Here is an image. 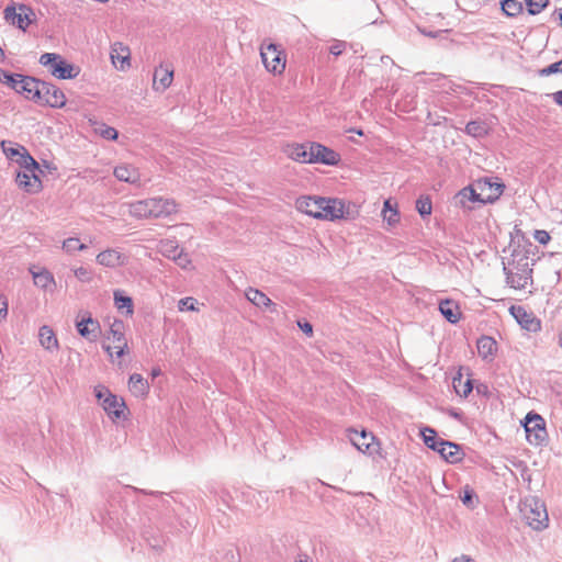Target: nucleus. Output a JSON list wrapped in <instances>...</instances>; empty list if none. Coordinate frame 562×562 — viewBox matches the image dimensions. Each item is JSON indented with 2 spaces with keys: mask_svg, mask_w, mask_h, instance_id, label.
<instances>
[{
  "mask_svg": "<svg viewBox=\"0 0 562 562\" xmlns=\"http://www.w3.org/2000/svg\"><path fill=\"white\" fill-rule=\"evenodd\" d=\"M520 513L533 530H543L548 527V512L541 499L535 496L526 497L520 505Z\"/></svg>",
  "mask_w": 562,
  "mask_h": 562,
  "instance_id": "nucleus-1",
  "label": "nucleus"
},
{
  "mask_svg": "<svg viewBox=\"0 0 562 562\" xmlns=\"http://www.w3.org/2000/svg\"><path fill=\"white\" fill-rule=\"evenodd\" d=\"M3 19L7 23L25 32L35 22L36 14L30 5L11 1L4 8Z\"/></svg>",
  "mask_w": 562,
  "mask_h": 562,
  "instance_id": "nucleus-2",
  "label": "nucleus"
},
{
  "mask_svg": "<svg viewBox=\"0 0 562 562\" xmlns=\"http://www.w3.org/2000/svg\"><path fill=\"white\" fill-rule=\"evenodd\" d=\"M40 64L47 67L50 75L57 79H74L79 75L78 67L55 53H44L40 57Z\"/></svg>",
  "mask_w": 562,
  "mask_h": 562,
  "instance_id": "nucleus-3",
  "label": "nucleus"
},
{
  "mask_svg": "<svg viewBox=\"0 0 562 562\" xmlns=\"http://www.w3.org/2000/svg\"><path fill=\"white\" fill-rule=\"evenodd\" d=\"M527 441L532 446H542L548 439L546 422L539 414L529 412L521 423Z\"/></svg>",
  "mask_w": 562,
  "mask_h": 562,
  "instance_id": "nucleus-4",
  "label": "nucleus"
},
{
  "mask_svg": "<svg viewBox=\"0 0 562 562\" xmlns=\"http://www.w3.org/2000/svg\"><path fill=\"white\" fill-rule=\"evenodd\" d=\"M94 395L110 418L120 419L124 415V401L111 393L108 387L103 385L95 386Z\"/></svg>",
  "mask_w": 562,
  "mask_h": 562,
  "instance_id": "nucleus-5",
  "label": "nucleus"
},
{
  "mask_svg": "<svg viewBox=\"0 0 562 562\" xmlns=\"http://www.w3.org/2000/svg\"><path fill=\"white\" fill-rule=\"evenodd\" d=\"M260 56L266 69L273 75H281L285 69V57L276 44L262 45Z\"/></svg>",
  "mask_w": 562,
  "mask_h": 562,
  "instance_id": "nucleus-6",
  "label": "nucleus"
},
{
  "mask_svg": "<svg viewBox=\"0 0 562 562\" xmlns=\"http://www.w3.org/2000/svg\"><path fill=\"white\" fill-rule=\"evenodd\" d=\"M319 214L317 218L335 221L346 217V203L340 199H330L319 196Z\"/></svg>",
  "mask_w": 562,
  "mask_h": 562,
  "instance_id": "nucleus-7",
  "label": "nucleus"
},
{
  "mask_svg": "<svg viewBox=\"0 0 562 562\" xmlns=\"http://www.w3.org/2000/svg\"><path fill=\"white\" fill-rule=\"evenodd\" d=\"M38 102L50 108L61 109L66 104V97L58 87L42 80L41 100Z\"/></svg>",
  "mask_w": 562,
  "mask_h": 562,
  "instance_id": "nucleus-8",
  "label": "nucleus"
},
{
  "mask_svg": "<svg viewBox=\"0 0 562 562\" xmlns=\"http://www.w3.org/2000/svg\"><path fill=\"white\" fill-rule=\"evenodd\" d=\"M509 313L521 326V328L531 333H537L541 329L540 319L536 317V315L532 312L527 311L524 306L512 305L509 307Z\"/></svg>",
  "mask_w": 562,
  "mask_h": 562,
  "instance_id": "nucleus-9",
  "label": "nucleus"
},
{
  "mask_svg": "<svg viewBox=\"0 0 562 562\" xmlns=\"http://www.w3.org/2000/svg\"><path fill=\"white\" fill-rule=\"evenodd\" d=\"M310 157L311 164L322 162L328 166H335L340 160L338 153L318 143H310Z\"/></svg>",
  "mask_w": 562,
  "mask_h": 562,
  "instance_id": "nucleus-10",
  "label": "nucleus"
},
{
  "mask_svg": "<svg viewBox=\"0 0 562 562\" xmlns=\"http://www.w3.org/2000/svg\"><path fill=\"white\" fill-rule=\"evenodd\" d=\"M41 85L42 80L21 75L18 80V90L15 91L24 93L27 99L37 102L41 100Z\"/></svg>",
  "mask_w": 562,
  "mask_h": 562,
  "instance_id": "nucleus-11",
  "label": "nucleus"
},
{
  "mask_svg": "<svg viewBox=\"0 0 562 562\" xmlns=\"http://www.w3.org/2000/svg\"><path fill=\"white\" fill-rule=\"evenodd\" d=\"M110 335L108 339H112L113 348L116 350L115 356L121 358L125 355L127 349V342L124 337V323L120 319H115L110 326Z\"/></svg>",
  "mask_w": 562,
  "mask_h": 562,
  "instance_id": "nucleus-12",
  "label": "nucleus"
},
{
  "mask_svg": "<svg viewBox=\"0 0 562 562\" xmlns=\"http://www.w3.org/2000/svg\"><path fill=\"white\" fill-rule=\"evenodd\" d=\"M153 217H165L177 212L178 205L172 199L151 198L149 199Z\"/></svg>",
  "mask_w": 562,
  "mask_h": 562,
  "instance_id": "nucleus-13",
  "label": "nucleus"
},
{
  "mask_svg": "<svg viewBox=\"0 0 562 562\" xmlns=\"http://www.w3.org/2000/svg\"><path fill=\"white\" fill-rule=\"evenodd\" d=\"M352 445L360 451L373 454L376 451L378 443L375 442V438L371 432H367L362 430L358 432L353 431V436L350 437Z\"/></svg>",
  "mask_w": 562,
  "mask_h": 562,
  "instance_id": "nucleus-14",
  "label": "nucleus"
},
{
  "mask_svg": "<svg viewBox=\"0 0 562 562\" xmlns=\"http://www.w3.org/2000/svg\"><path fill=\"white\" fill-rule=\"evenodd\" d=\"M76 328L80 336L89 340H95L100 331V324L97 319L92 318L90 313H87V316L76 322Z\"/></svg>",
  "mask_w": 562,
  "mask_h": 562,
  "instance_id": "nucleus-15",
  "label": "nucleus"
},
{
  "mask_svg": "<svg viewBox=\"0 0 562 562\" xmlns=\"http://www.w3.org/2000/svg\"><path fill=\"white\" fill-rule=\"evenodd\" d=\"M456 204L471 210L472 206L469 203L479 202L481 204H486L483 195L481 193H477L476 190L469 186L463 188L458 192V194L454 196Z\"/></svg>",
  "mask_w": 562,
  "mask_h": 562,
  "instance_id": "nucleus-16",
  "label": "nucleus"
},
{
  "mask_svg": "<svg viewBox=\"0 0 562 562\" xmlns=\"http://www.w3.org/2000/svg\"><path fill=\"white\" fill-rule=\"evenodd\" d=\"M15 181L18 186L27 193H36L42 188V182L34 173L30 176L27 171H19Z\"/></svg>",
  "mask_w": 562,
  "mask_h": 562,
  "instance_id": "nucleus-17",
  "label": "nucleus"
},
{
  "mask_svg": "<svg viewBox=\"0 0 562 562\" xmlns=\"http://www.w3.org/2000/svg\"><path fill=\"white\" fill-rule=\"evenodd\" d=\"M115 178L131 184H138L140 182V173L137 168L132 165H120L113 171Z\"/></svg>",
  "mask_w": 562,
  "mask_h": 562,
  "instance_id": "nucleus-18",
  "label": "nucleus"
},
{
  "mask_svg": "<svg viewBox=\"0 0 562 562\" xmlns=\"http://www.w3.org/2000/svg\"><path fill=\"white\" fill-rule=\"evenodd\" d=\"M477 187L482 192L488 190L490 193L484 195L485 203L495 202L503 193L505 186L499 182H492L490 179L480 180Z\"/></svg>",
  "mask_w": 562,
  "mask_h": 562,
  "instance_id": "nucleus-19",
  "label": "nucleus"
},
{
  "mask_svg": "<svg viewBox=\"0 0 562 562\" xmlns=\"http://www.w3.org/2000/svg\"><path fill=\"white\" fill-rule=\"evenodd\" d=\"M295 204H296V209L300 212L305 213L315 218L318 217L319 207H321L319 196L318 198L301 196L296 200Z\"/></svg>",
  "mask_w": 562,
  "mask_h": 562,
  "instance_id": "nucleus-20",
  "label": "nucleus"
},
{
  "mask_svg": "<svg viewBox=\"0 0 562 562\" xmlns=\"http://www.w3.org/2000/svg\"><path fill=\"white\" fill-rule=\"evenodd\" d=\"M439 311L441 315L451 324L458 323L461 317L460 307L453 300H441L439 303Z\"/></svg>",
  "mask_w": 562,
  "mask_h": 562,
  "instance_id": "nucleus-21",
  "label": "nucleus"
},
{
  "mask_svg": "<svg viewBox=\"0 0 562 562\" xmlns=\"http://www.w3.org/2000/svg\"><path fill=\"white\" fill-rule=\"evenodd\" d=\"M285 154L295 161L311 164L310 143L288 145Z\"/></svg>",
  "mask_w": 562,
  "mask_h": 562,
  "instance_id": "nucleus-22",
  "label": "nucleus"
},
{
  "mask_svg": "<svg viewBox=\"0 0 562 562\" xmlns=\"http://www.w3.org/2000/svg\"><path fill=\"white\" fill-rule=\"evenodd\" d=\"M513 266V271L516 273L525 274L531 279L532 269L530 268L529 257L521 251L515 250L513 252V261L508 263Z\"/></svg>",
  "mask_w": 562,
  "mask_h": 562,
  "instance_id": "nucleus-23",
  "label": "nucleus"
},
{
  "mask_svg": "<svg viewBox=\"0 0 562 562\" xmlns=\"http://www.w3.org/2000/svg\"><path fill=\"white\" fill-rule=\"evenodd\" d=\"M479 356L484 360H492L497 351L496 340L490 336H482L477 342Z\"/></svg>",
  "mask_w": 562,
  "mask_h": 562,
  "instance_id": "nucleus-24",
  "label": "nucleus"
},
{
  "mask_svg": "<svg viewBox=\"0 0 562 562\" xmlns=\"http://www.w3.org/2000/svg\"><path fill=\"white\" fill-rule=\"evenodd\" d=\"M440 446H443L441 450H439V454L448 462L450 463H457L462 460L463 452L459 445L447 441L439 443Z\"/></svg>",
  "mask_w": 562,
  "mask_h": 562,
  "instance_id": "nucleus-25",
  "label": "nucleus"
},
{
  "mask_svg": "<svg viewBox=\"0 0 562 562\" xmlns=\"http://www.w3.org/2000/svg\"><path fill=\"white\" fill-rule=\"evenodd\" d=\"M110 55L114 65L116 64V60L121 61L120 69L124 70L125 65L130 66V49L122 43H114L111 46Z\"/></svg>",
  "mask_w": 562,
  "mask_h": 562,
  "instance_id": "nucleus-26",
  "label": "nucleus"
},
{
  "mask_svg": "<svg viewBox=\"0 0 562 562\" xmlns=\"http://www.w3.org/2000/svg\"><path fill=\"white\" fill-rule=\"evenodd\" d=\"M97 262L101 266L114 268L123 265V256L114 249H108L97 256Z\"/></svg>",
  "mask_w": 562,
  "mask_h": 562,
  "instance_id": "nucleus-27",
  "label": "nucleus"
},
{
  "mask_svg": "<svg viewBox=\"0 0 562 562\" xmlns=\"http://www.w3.org/2000/svg\"><path fill=\"white\" fill-rule=\"evenodd\" d=\"M247 300L258 307H273L276 311V304L261 291L249 288L245 293Z\"/></svg>",
  "mask_w": 562,
  "mask_h": 562,
  "instance_id": "nucleus-28",
  "label": "nucleus"
},
{
  "mask_svg": "<svg viewBox=\"0 0 562 562\" xmlns=\"http://www.w3.org/2000/svg\"><path fill=\"white\" fill-rule=\"evenodd\" d=\"M38 337L41 346L44 347L46 350L53 351L58 349V340L55 336V333L49 326H42L40 328Z\"/></svg>",
  "mask_w": 562,
  "mask_h": 562,
  "instance_id": "nucleus-29",
  "label": "nucleus"
},
{
  "mask_svg": "<svg viewBox=\"0 0 562 562\" xmlns=\"http://www.w3.org/2000/svg\"><path fill=\"white\" fill-rule=\"evenodd\" d=\"M173 71L171 69H156L154 74L153 87L157 91H165L171 85Z\"/></svg>",
  "mask_w": 562,
  "mask_h": 562,
  "instance_id": "nucleus-30",
  "label": "nucleus"
},
{
  "mask_svg": "<svg viewBox=\"0 0 562 562\" xmlns=\"http://www.w3.org/2000/svg\"><path fill=\"white\" fill-rule=\"evenodd\" d=\"M504 273L506 276V282L514 289H525L530 278L525 274L514 272L509 267L504 266Z\"/></svg>",
  "mask_w": 562,
  "mask_h": 562,
  "instance_id": "nucleus-31",
  "label": "nucleus"
},
{
  "mask_svg": "<svg viewBox=\"0 0 562 562\" xmlns=\"http://www.w3.org/2000/svg\"><path fill=\"white\" fill-rule=\"evenodd\" d=\"M128 387L136 396L145 395L149 390L148 382L138 373H133L130 376Z\"/></svg>",
  "mask_w": 562,
  "mask_h": 562,
  "instance_id": "nucleus-32",
  "label": "nucleus"
},
{
  "mask_svg": "<svg viewBox=\"0 0 562 562\" xmlns=\"http://www.w3.org/2000/svg\"><path fill=\"white\" fill-rule=\"evenodd\" d=\"M422 436L425 445L437 452H439V450H441L443 447L440 446L439 443L447 442V440L439 438L434 429L428 427L422 431Z\"/></svg>",
  "mask_w": 562,
  "mask_h": 562,
  "instance_id": "nucleus-33",
  "label": "nucleus"
},
{
  "mask_svg": "<svg viewBox=\"0 0 562 562\" xmlns=\"http://www.w3.org/2000/svg\"><path fill=\"white\" fill-rule=\"evenodd\" d=\"M130 213L134 217H153L151 206H149V199L136 201L131 204Z\"/></svg>",
  "mask_w": 562,
  "mask_h": 562,
  "instance_id": "nucleus-34",
  "label": "nucleus"
},
{
  "mask_svg": "<svg viewBox=\"0 0 562 562\" xmlns=\"http://www.w3.org/2000/svg\"><path fill=\"white\" fill-rule=\"evenodd\" d=\"M501 8L504 14L514 18L522 12V3L517 0H503Z\"/></svg>",
  "mask_w": 562,
  "mask_h": 562,
  "instance_id": "nucleus-35",
  "label": "nucleus"
},
{
  "mask_svg": "<svg viewBox=\"0 0 562 562\" xmlns=\"http://www.w3.org/2000/svg\"><path fill=\"white\" fill-rule=\"evenodd\" d=\"M465 132L473 137L480 138L487 134V127L481 121H470L465 126Z\"/></svg>",
  "mask_w": 562,
  "mask_h": 562,
  "instance_id": "nucleus-36",
  "label": "nucleus"
},
{
  "mask_svg": "<svg viewBox=\"0 0 562 562\" xmlns=\"http://www.w3.org/2000/svg\"><path fill=\"white\" fill-rule=\"evenodd\" d=\"M33 280L36 286L44 290H47L52 284H54L53 276L46 270L33 272Z\"/></svg>",
  "mask_w": 562,
  "mask_h": 562,
  "instance_id": "nucleus-37",
  "label": "nucleus"
},
{
  "mask_svg": "<svg viewBox=\"0 0 562 562\" xmlns=\"http://www.w3.org/2000/svg\"><path fill=\"white\" fill-rule=\"evenodd\" d=\"M180 251L179 246L172 240H165L160 244V252L169 259L176 258Z\"/></svg>",
  "mask_w": 562,
  "mask_h": 562,
  "instance_id": "nucleus-38",
  "label": "nucleus"
},
{
  "mask_svg": "<svg viewBox=\"0 0 562 562\" xmlns=\"http://www.w3.org/2000/svg\"><path fill=\"white\" fill-rule=\"evenodd\" d=\"M382 213L384 221H386L389 225H394L400 221L398 213L395 209H393L390 200L384 202Z\"/></svg>",
  "mask_w": 562,
  "mask_h": 562,
  "instance_id": "nucleus-39",
  "label": "nucleus"
},
{
  "mask_svg": "<svg viewBox=\"0 0 562 562\" xmlns=\"http://www.w3.org/2000/svg\"><path fill=\"white\" fill-rule=\"evenodd\" d=\"M416 210L422 217L430 215L431 211H432V204H431L430 198L429 196H420L416 201Z\"/></svg>",
  "mask_w": 562,
  "mask_h": 562,
  "instance_id": "nucleus-40",
  "label": "nucleus"
},
{
  "mask_svg": "<svg viewBox=\"0 0 562 562\" xmlns=\"http://www.w3.org/2000/svg\"><path fill=\"white\" fill-rule=\"evenodd\" d=\"M20 77V74H10L9 71L0 68V82L8 85L14 90H18V80Z\"/></svg>",
  "mask_w": 562,
  "mask_h": 562,
  "instance_id": "nucleus-41",
  "label": "nucleus"
},
{
  "mask_svg": "<svg viewBox=\"0 0 562 562\" xmlns=\"http://www.w3.org/2000/svg\"><path fill=\"white\" fill-rule=\"evenodd\" d=\"M115 305L119 310L127 308V314H133V301L130 296L122 295L120 292H114Z\"/></svg>",
  "mask_w": 562,
  "mask_h": 562,
  "instance_id": "nucleus-42",
  "label": "nucleus"
},
{
  "mask_svg": "<svg viewBox=\"0 0 562 562\" xmlns=\"http://www.w3.org/2000/svg\"><path fill=\"white\" fill-rule=\"evenodd\" d=\"M63 249L68 254H72L76 250L87 249V245L81 244L78 238L70 237V238H67L66 240H64Z\"/></svg>",
  "mask_w": 562,
  "mask_h": 562,
  "instance_id": "nucleus-43",
  "label": "nucleus"
},
{
  "mask_svg": "<svg viewBox=\"0 0 562 562\" xmlns=\"http://www.w3.org/2000/svg\"><path fill=\"white\" fill-rule=\"evenodd\" d=\"M549 3V0H526L529 14L536 15L540 13Z\"/></svg>",
  "mask_w": 562,
  "mask_h": 562,
  "instance_id": "nucleus-44",
  "label": "nucleus"
},
{
  "mask_svg": "<svg viewBox=\"0 0 562 562\" xmlns=\"http://www.w3.org/2000/svg\"><path fill=\"white\" fill-rule=\"evenodd\" d=\"M461 384H462V379L459 378V379H453V387L456 390V392L462 396H468L471 392H472V382L471 380H467L462 387H461Z\"/></svg>",
  "mask_w": 562,
  "mask_h": 562,
  "instance_id": "nucleus-45",
  "label": "nucleus"
},
{
  "mask_svg": "<svg viewBox=\"0 0 562 562\" xmlns=\"http://www.w3.org/2000/svg\"><path fill=\"white\" fill-rule=\"evenodd\" d=\"M463 505L469 508H474L477 503V496L473 492V490L464 488L463 494L460 496Z\"/></svg>",
  "mask_w": 562,
  "mask_h": 562,
  "instance_id": "nucleus-46",
  "label": "nucleus"
},
{
  "mask_svg": "<svg viewBox=\"0 0 562 562\" xmlns=\"http://www.w3.org/2000/svg\"><path fill=\"white\" fill-rule=\"evenodd\" d=\"M559 72L562 74V59H560L553 64H550L549 66L539 70V75L541 77H548V76L559 74Z\"/></svg>",
  "mask_w": 562,
  "mask_h": 562,
  "instance_id": "nucleus-47",
  "label": "nucleus"
},
{
  "mask_svg": "<svg viewBox=\"0 0 562 562\" xmlns=\"http://www.w3.org/2000/svg\"><path fill=\"white\" fill-rule=\"evenodd\" d=\"M22 161L21 164L27 171H33L38 168L37 161L27 153L21 154Z\"/></svg>",
  "mask_w": 562,
  "mask_h": 562,
  "instance_id": "nucleus-48",
  "label": "nucleus"
},
{
  "mask_svg": "<svg viewBox=\"0 0 562 562\" xmlns=\"http://www.w3.org/2000/svg\"><path fill=\"white\" fill-rule=\"evenodd\" d=\"M195 304H196V300L193 299V297L188 296V297L181 299L178 302V308L181 312H184V311H195L196 310Z\"/></svg>",
  "mask_w": 562,
  "mask_h": 562,
  "instance_id": "nucleus-49",
  "label": "nucleus"
},
{
  "mask_svg": "<svg viewBox=\"0 0 562 562\" xmlns=\"http://www.w3.org/2000/svg\"><path fill=\"white\" fill-rule=\"evenodd\" d=\"M99 133L103 138L110 139V140H115L119 136V133L114 127L106 126V125H103L99 130Z\"/></svg>",
  "mask_w": 562,
  "mask_h": 562,
  "instance_id": "nucleus-50",
  "label": "nucleus"
},
{
  "mask_svg": "<svg viewBox=\"0 0 562 562\" xmlns=\"http://www.w3.org/2000/svg\"><path fill=\"white\" fill-rule=\"evenodd\" d=\"M533 238L541 245L548 244L551 239L550 234L543 229H536L533 233Z\"/></svg>",
  "mask_w": 562,
  "mask_h": 562,
  "instance_id": "nucleus-51",
  "label": "nucleus"
},
{
  "mask_svg": "<svg viewBox=\"0 0 562 562\" xmlns=\"http://www.w3.org/2000/svg\"><path fill=\"white\" fill-rule=\"evenodd\" d=\"M172 260L182 268H186L190 263L188 255L184 254L182 249Z\"/></svg>",
  "mask_w": 562,
  "mask_h": 562,
  "instance_id": "nucleus-52",
  "label": "nucleus"
},
{
  "mask_svg": "<svg viewBox=\"0 0 562 562\" xmlns=\"http://www.w3.org/2000/svg\"><path fill=\"white\" fill-rule=\"evenodd\" d=\"M346 47V43L345 42H341V41H337L335 42L330 47H329V52L330 54L335 55V56H339L342 54L344 49Z\"/></svg>",
  "mask_w": 562,
  "mask_h": 562,
  "instance_id": "nucleus-53",
  "label": "nucleus"
},
{
  "mask_svg": "<svg viewBox=\"0 0 562 562\" xmlns=\"http://www.w3.org/2000/svg\"><path fill=\"white\" fill-rule=\"evenodd\" d=\"M297 326L301 328V330L306 334L307 336L313 335V326L307 321H297Z\"/></svg>",
  "mask_w": 562,
  "mask_h": 562,
  "instance_id": "nucleus-54",
  "label": "nucleus"
},
{
  "mask_svg": "<svg viewBox=\"0 0 562 562\" xmlns=\"http://www.w3.org/2000/svg\"><path fill=\"white\" fill-rule=\"evenodd\" d=\"M1 146H2L3 153L7 155V157L13 158V157H15L18 155L21 156V154H20L18 148L7 147V143L5 142H2Z\"/></svg>",
  "mask_w": 562,
  "mask_h": 562,
  "instance_id": "nucleus-55",
  "label": "nucleus"
},
{
  "mask_svg": "<svg viewBox=\"0 0 562 562\" xmlns=\"http://www.w3.org/2000/svg\"><path fill=\"white\" fill-rule=\"evenodd\" d=\"M552 100L562 108V90L551 94Z\"/></svg>",
  "mask_w": 562,
  "mask_h": 562,
  "instance_id": "nucleus-56",
  "label": "nucleus"
},
{
  "mask_svg": "<svg viewBox=\"0 0 562 562\" xmlns=\"http://www.w3.org/2000/svg\"><path fill=\"white\" fill-rule=\"evenodd\" d=\"M8 315V304L0 299V317L4 318Z\"/></svg>",
  "mask_w": 562,
  "mask_h": 562,
  "instance_id": "nucleus-57",
  "label": "nucleus"
},
{
  "mask_svg": "<svg viewBox=\"0 0 562 562\" xmlns=\"http://www.w3.org/2000/svg\"><path fill=\"white\" fill-rule=\"evenodd\" d=\"M88 274L87 270L82 267L78 268L75 270V276L79 279V280H86V276Z\"/></svg>",
  "mask_w": 562,
  "mask_h": 562,
  "instance_id": "nucleus-58",
  "label": "nucleus"
},
{
  "mask_svg": "<svg viewBox=\"0 0 562 562\" xmlns=\"http://www.w3.org/2000/svg\"><path fill=\"white\" fill-rule=\"evenodd\" d=\"M452 562H475V561L468 555H461V557L454 558L452 560Z\"/></svg>",
  "mask_w": 562,
  "mask_h": 562,
  "instance_id": "nucleus-59",
  "label": "nucleus"
},
{
  "mask_svg": "<svg viewBox=\"0 0 562 562\" xmlns=\"http://www.w3.org/2000/svg\"><path fill=\"white\" fill-rule=\"evenodd\" d=\"M104 350L109 353L110 357H113L112 347L111 346H103Z\"/></svg>",
  "mask_w": 562,
  "mask_h": 562,
  "instance_id": "nucleus-60",
  "label": "nucleus"
},
{
  "mask_svg": "<svg viewBox=\"0 0 562 562\" xmlns=\"http://www.w3.org/2000/svg\"><path fill=\"white\" fill-rule=\"evenodd\" d=\"M159 374H160V369H153V371H151L153 376H157Z\"/></svg>",
  "mask_w": 562,
  "mask_h": 562,
  "instance_id": "nucleus-61",
  "label": "nucleus"
},
{
  "mask_svg": "<svg viewBox=\"0 0 562 562\" xmlns=\"http://www.w3.org/2000/svg\"><path fill=\"white\" fill-rule=\"evenodd\" d=\"M5 58L3 49L0 47V61H3Z\"/></svg>",
  "mask_w": 562,
  "mask_h": 562,
  "instance_id": "nucleus-62",
  "label": "nucleus"
},
{
  "mask_svg": "<svg viewBox=\"0 0 562 562\" xmlns=\"http://www.w3.org/2000/svg\"><path fill=\"white\" fill-rule=\"evenodd\" d=\"M559 21H560V25L562 26V9L559 12Z\"/></svg>",
  "mask_w": 562,
  "mask_h": 562,
  "instance_id": "nucleus-63",
  "label": "nucleus"
},
{
  "mask_svg": "<svg viewBox=\"0 0 562 562\" xmlns=\"http://www.w3.org/2000/svg\"><path fill=\"white\" fill-rule=\"evenodd\" d=\"M451 416H452V417H454V418H459L460 414H459V413H457V412H452V413H451Z\"/></svg>",
  "mask_w": 562,
  "mask_h": 562,
  "instance_id": "nucleus-64",
  "label": "nucleus"
}]
</instances>
